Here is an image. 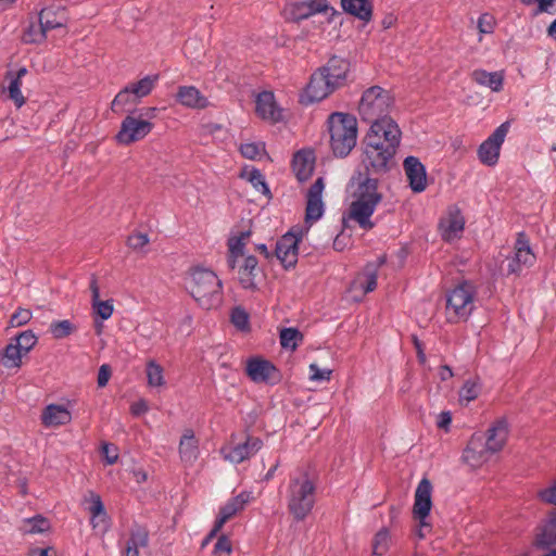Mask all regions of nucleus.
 <instances>
[{"mask_svg":"<svg viewBox=\"0 0 556 556\" xmlns=\"http://www.w3.org/2000/svg\"><path fill=\"white\" fill-rule=\"evenodd\" d=\"M547 35L552 39L556 40V18L551 23V25L547 28Z\"/></svg>","mask_w":556,"mask_h":556,"instance_id":"obj_64","label":"nucleus"},{"mask_svg":"<svg viewBox=\"0 0 556 556\" xmlns=\"http://www.w3.org/2000/svg\"><path fill=\"white\" fill-rule=\"evenodd\" d=\"M149 544V531L146 527L135 523L130 527L129 536L122 548L124 556H140V548Z\"/></svg>","mask_w":556,"mask_h":556,"instance_id":"obj_22","label":"nucleus"},{"mask_svg":"<svg viewBox=\"0 0 556 556\" xmlns=\"http://www.w3.org/2000/svg\"><path fill=\"white\" fill-rule=\"evenodd\" d=\"M263 150H264L263 144L255 143V142L242 143L240 146L241 154L249 160H254L257 156H260L262 154Z\"/></svg>","mask_w":556,"mask_h":556,"instance_id":"obj_51","label":"nucleus"},{"mask_svg":"<svg viewBox=\"0 0 556 556\" xmlns=\"http://www.w3.org/2000/svg\"><path fill=\"white\" fill-rule=\"evenodd\" d=\"M555 2H556V0H539L535 14L543 13V12L549 13L551 8L553 7V4Z\"/></svg>","mask_w":556,"mask_h":556,"instance_id":"obj_60","label":"nucleus"},{"mask_svg":"<svg viewBox=\"0 0 556 556\" xmlns=\"http://www.w3.org/2000/svg\"><path fill=\"white\" fill-rule=\"evenodd\" d=\"M132 473L138 483L144 482L148 479V473L143 469H136Z\"/></svg>","mask_w":556,"mask_h":556,"instance_id":"obj_63","label":"nucleus"},{"mask_svg":"<svg viewBox=\"0 0 556 556\" xmlns=\"http://www.w3.org/2000/svg\"><path fill=\"white\" fill-rule=\"evenodd\" d=\"M21 87L22 81H20L18 78H10L8 86L9 97L17 108H21L25 104V98L21 91Z\"/></svg>","mask_w":556,"mask_h":556,"instance_id":"obj_48","label":"nucleus"},{"mask_svg":"<svg viewBox=\"0 0 556 556\" xmlns=\"http://www.w3.org/2000/svg\"><path fill=\"white\" fill-rule=\"evenodd\" d=\"M176 100L181 105L190 109H204L208 105L207 98L193 86H180L176 94Z\"/></svg>","mask_w":556,"mask_h":556,"instance_id":"obj_29","label":"nucleus"},{"mask_svg":"<svg viewBox=\"0 0 556 556\" xmlns=\"http://www.w3.org/2000/svg\"><path fill=\"white\" fill-rule=\"evenodd\" d=\"M471 78L478 85L490 88L493 92H498L503 89L504 73L503 72H486L485 70H475Z\"/></svg>","mask_w":556,"mask_h":556,"instance_id":"obj_33","label":"nucleus"},{"mask_svg":"<svg viewBox=\"0 0 556 556\" xmlns=\"http://www.w3.org/2000/svg\"><path fill=\"white\" fill-rule=\"evenodd\" d=\"M186 289L204 309L217 308L223 303V283L212 269L192 268L186 281Z\"/></svg>","mask_w":556,"mask_h":556,"instance_id":"obj_4","label":"nucleus"},{"mask_svg":"<svg viewBox=\"0 0 556 556\" xmlns=\"http://www.w3.org/2000/svg\"><path fill=\"white\" fill-rule=\"evenodd\" d=\"M179 457L186 466H192L200 456L199 440L193 430L186 429L179 441Z\"/></svg>","mask_w":556,"mask_h":556,"instance_id":"obj_24","label":"nucleus"},{"mask_svg":"<svg viewBox=\"0 0 556 556\" xmlns=\"http://www.w3.org/2000/svg\"><path fill=\"white\" fill-rule=\"evenodd\" d=\"M372 174L366 172V176L362 174L353 177L351 186L352 202L350 204V218L356 222L363 229H371L374 223L370 217L375 213L378 204L382 200V194L378 190V179L370 177Z\"/></svg>","mask_w":556,"mask_h":556,"instance_id":"obj_3","label":"nucleus"},{"mask_svg":"<svg viewBox=\"0 0 556 556\" xmlns=\"http://www.w3.org/2000/svg\"><path fill=\"white\" fill-rule=\"evenodd\" d=\"M66 24V14L64 9L58 8H45L39 13V28L40 33L38 37L33 38V41H40L47 36V33L62 28Z\"/></svg>","mask_w":556,"mask_h":556,"instance_id":"obj_20","label":"nucleus"},{"mask_svg":"<svg viewBox=\"0 0 556 556\" xmlns=\"http://www.w3.org/2000/svg\"><path fill=\"white\" fill-rule=\"evenodd\" d=\"M288 509L296 521L304 520L316 502V485L307 472L291 475L287 490Z\"/></svg>","mask_w":556,"mask_h":556,"instance_id":"obj_5","label":"nucleus"},{"mask_svg":"<svg viewBox=\"0 0 556 556\" xmlns=\"http://www.w3.org/2000/svg\"><path fill=\"white\" fill-rule=\"evenodd\" d=\"M159 80V75H147L137 83L127 85L139 100L150 94Z\"/></svg>","mask_w":556,"mask_h":556,"instance_id":"obj_40","label":"nucleus"},{"mask_svg":"<svg viewBox=\"0 0 556 556\" xmlns=\"http://www.w3.org/2000/svg\"><path fill=\"white\" fill-rule=\"evenodd\" d=\"M439 375L442 380H447L453 377V371L448 366L444 365L440 367Z\"/></svg>","mask_w":556,"mask_h":556,"instance_id":"obj_62","label":"nucleus"},{"mask_svg":"<svg viewBox=\"0 0 556 556\" xmlns=\"http://www.w3.org/2000/svg\"><path fill=\"white\" fill-rule=\"evenodd\" d=\"M139 101L135 97L128 86L124 87L113 99L111 109L113 112H124L129 105H134Z\"/></svg>","mask_w":556,"mask_h":556,"instance_id":"obj_41","label":"nucleus"},{"mask_svg":"<svg viewBox=\"0 0 556 556\" xmlns=\"http://www.w3.org/2000/svg\"><path fill=\"white\" fill-rule=\"evenodd\" d=\"M301 340L302 334L295 328H283L280 331V344L285 349L295 350Z\"/></svg>","mask_w":556,"mask_h":556,"instance_id":"obj_47","label":"nucleus"},{"mask_svg":"<svg viewBox=\"0 0 556 556\" xmlns=\"http://www.w3.org/2000/svg\"><path fill=\"white\" fill-rule=\"evenodd\" d=\"M111 377V367L108 364L101 365L98 371L97 382L100 388L108 384Z\"/></svg>","mask_w":556,"mask_h":556,"instance_id":"obj_58","label":"nucleus"},{"mask_svg":"<svg viewBox=\"0 0 556 556\" xmlns=\"http://www.w3.org/2000/svg\"><path fill=\"white\" fill-rule=\"evenodd\" d=\"M431 495V482L427 478L421 479L415 491V500L413 506L414 518L419 521V529L416 532L419 539L425 538L424 529L430 528V523L427 521V517L429 516L432 508Z\"/></svg>","mask_w":556,"mask_h":556,"instance_id":"obj_9","label":"nucleus"},{"mask_svg":"<svg viewBox=\"0 0 556 556\" xmlns=\"http://www.w3.org/2000/svg\"><path fill=\"white\" fill-rule=\"evenodd\" d=\"M275 370V366L266 359L251 358L247 363V374L254 382H267Z\"/></svg>","mask_w":556,"mask_h":556,"instance_id":"obj_32","label":"nucleus"},{"mask_svg":"<svg viewBox=\"0 0 556 556\" xmlns=\"http://www.w3.org/2000/svg\"><path fill=\"white\" fill-rule=\"evenodd\" d=\"M328 8L327 0H288L283 8V15L288 21L299 22L317 13L326 12Z\"/></svg>","mask_w":556,"mask_h":556,"instance_id":"obj_13","label":"nucleus"},{"mask_svg":"<svg viewBox=\"0 0 556 556\" xmlns=\"http://www.w3.org/2000/svg\"><path fill=\"white\" fill-rule=\"evenodd\" d=\"M262 447L263 441L260 438L248 435L243 443L220 448V454L225 460L238 465L253 457Z\"/></svg>","mask_w":556,"mask_h":556,"instance_id":"obj_15","label":"nucleus"},{"mask_svg":"<svg viewBox=\"0 0 556 556\" xmlns=\"http://www.w3.org/2000/svg\"><path fill=\"white\" fill-rule=\"evenodd\" d=\"M257 260L253 255H248L241 258V262L237 264L238 279L242 288L247 290H255V276L257 271Z\"/></svg>","mask_w":556,"mask_h":556,"instance_id":"obj_27","label":"nucleus"},{"mask_svg":"<svg viewBox=\"0 0 556 556\" xmlns=\"http://www.w3.org/2000/svg\"><path fill=\"white\" fill-rule=\"evenodd\" d=\"M147 382L150 388L160 389L165 387L166 380L164 377L163 367L154 359H150L146 365Z\"/></svg>","mask_w":556,"mask_h":556,"instance_id":"obj_39","label":"nucleus"},{"mask_svg":"<svg viewBox=\"0 0 556 556\" xmlns=\"http://www.w3.org/2000/svg\"><path fill=\"white\" fill-rule=\"evenodd\" d=\"M325 189V181L323 177H318L315 182L309 187L306 194V210L305 223L311 226L319 220L325 212L323 201V192Z\"/></svg>","mask_w":556,"mask_h":556,"instance_id":"obj_16","label":"nucleus"},{"mask_svg":"<svg viewBox=\"0 0 556 556\" xmlns=\"http://www.w3.org/2000/svg\"><path fill=\"white\" fill-rule=\"evenodd\" d=\"M149 409V406L144 400H139L131 404L130 412L134 416H140L144 413H147Z\"/></svg>","mask_w":556,"mask_h":556,"instance_id":"obj_59","label":"nucleus"},{"mask_svg":"<svg viewBox=\"0 0 556 556\" xmlns=\"http://www.w3.org/2000/svg\"><path fill=\"white\" fill-rule=\"evenodd\" d=\"M481 392V383L478 379L467 380L459 390V401L470 403L476 400Z\"/></svg>","mask_w":556,"mask_h":556,"instance_id":"obj_44","label":"nucleus"},{"mask_svg":"<svg viewBox=\"0 0 556 556\" xmlns=\"http://www.w3.org/2000/svg\"><path fill=\"white\" fill-rule=\"evenodd\" d=\"M342 9L357 18L368 22L372 15V7L369 0H341Z\"/></svg>","mask_w":556,"mask_h":556,"instance_id":"obj_37","label":"nucleus"},{"mask_svg":"<svg viewBox=\"0 0 556 556\" xmlns=\"http://www.w3.org/2000/svg\"><path fill=\"white\" fill-rule=\"evenodd\" d=\"M90 513V522L93 530L99 532H106L109 529V517L105 511L104 505L101 497L98 494H91L90 506L88 508Z\"/></svg>","mask_w":556,"mask_h":556,"instance_id":"obj_30","label":"nucleus"},{"mask_svg":"<svg viewBox=\"0 0 556 556\" xmlns=\"http://www.w3.org/2000/svg\"><path fill=\"white\" fill-rule=\"evenodd\" d=\"M490 454L492 453L486 451L483 437L475 434L463 453V459L471 467H479L488 460Z\"/></svg>","mask_w":556,"mask_h":556,"instance_id":"obj_23","label":"nucleus"},{"mask_svg":"<svg viewBox=\"0 0 556 556\" xmlns=\"http://www.w3.org/2000/svg\"><path fill=\"white\" fill-rule=\"evenodd\" d=\"M495 21L490 14H482L478 20V29L480 34H491L494 30Z\"/></svg>","mask_w":556,"mask_h":556,"instance_id":"obj_55","label":"nucleus"},{"mask_svg":"<svg viewBox=\"0 0 556 556\" xmlns=\"http://www.w3.org/2000/svg\"><path fill=\"white\" fill-rule=\"evenodd\" d=\"M465 229V218L458 208H451L446 217L442 218L439 224V230L445 242L458 240Z\"/></svg>","mask_w":556,"mask_h":556,"instance_id":"obj_19","label":"nucleus"},{"mask_svg":"<svg viewBox=\"0 0 556 556\" xmlns=\"http://www.w3.org/2000/svg\"><path fill=\"white\" fill-rule=\"evenodd\" d=\"M229 255H228V265L230 268L236 269L238 263L241 262V258L247 257L248 255L244 253V242L242 237L232 238L229 240Z\"/></svg>","mask_w":556,"mask_h":556,"instance_id":"obj_43","label":"nucleus"},{"mask_svg":"<svg viewBox=\"0 0 556 556\" xmlns=\"http://www.w3.org/2000/svg\"><path fill=\"white\" fill-rule=\"evenodd\" d=\"M403 169L408 186L414 193H421L427 189V169L418 157L413 155L406 156L403 161Z\"/></svg>","mask_w":556,"mask_h":556,"instance_id":"obj_17","label":"nucleus"},{"mask_svg":"<svg viewBox=\"0 0 556 556\" xmlns=\"http://www.w3.org/2000/svg\"><path fill=\"white\" fill-rule=\"evenodd\" d=\"M542 501L556 505V481L549 486L540 491ZM556 543V507L551 511L547 520L536 534V544L547 547Z\"/></svg>","mask_w":556,"mask_h":556,"instance_id":"obj_12","label":"nucleus"},{"mask_svg":"<svg viewBox=\"0 0 556 556\" xmlns=\"http://www.w3.org/2000/svg\"><path fill=\"white\" fill-rule=\"evenodd\" d=\"M89 288L92 295V308L94 313L104 320L109 319L114 311L113 303L110 300H100V289L97 279L93 276L90 279Z\"/></svg>","mask_w":556,"mask_h":556,"instance_id":"obj_35","label":"nucleus"},{"mask_svg":"<svg viewBox=\"0 0 556 556\" xmlns=\"http://www.w3.org/2000/svg\"><path fill=\"white\" fill-rule=\"evenodd\" d=\"M149 243V237L146 233H134L128 237L127 244L129 248L136 251L142 250Z\"/></svg>","mask_w":556,"mask_h":556,"instance_id":"obj_53","label":"nucleus"},{"mask_svg":"<svg viewBox=\"0 0 556 556\" xmlns=\"http://www.w3.org/2000/svg\"><path fill=\"white\" fill-rule=\"evenodd\" d=\"M74 330L70 320L53 321L50 325V331L55 339H62L70 336Z\"/></svg>","mask_w":556,"mask_h":556,"instance_id":"obj_49","label":"nucleus"},{"mask_svg":"<svg viewBox=\"0 0 556 556\" xmlns=\"http://www.w3.org/2000/svg\"><path fill=\"white\" fill-rule=\"evenodd\" d=\"M349 71L350 63L346 60L338 56L331 58L326 65L312 74L309 83L301 96V102L311 104L321 101L345 84Z\"/></svg>","mask_w":556,"mask_h":556,"instance_id":"obj_2","label":"nucleus"},{"mask_svg":"<svg viewBox=\"0 0 556 556\" xmlns=\"http://www.w3.org/2000/svg\"><path fill=\"white\" fill-rule=\"evenodd\" d=\"M231 551H232V545H231L229 538L226 535H220L218 538L217 542L215 543L214 552L216 554H220V553L230 554Z\"/></svg>","mask_w":556,"mask_h":556,"instance_id":"obj_56","label":"nucleus"},{"mask_svg":"<svg viewBox=\"0 0 556 556\" xmlns=\"http://www.w3.org/2000/svg\"><path fill=\"white\" fill-rule=\"evenodd\" d=\"M330 147L336 156L345 157L356 146L357 121L348 113L334 112L328 117Z\"/></svg>","mask_w":556,"mask_h":556,"instance_id":"obj_6","label":"nucleus"},{"mask_svg":"<svg viewBox=\"0 0 556 556\" xmlns=\"http://www.w3.org/2000/svg\"><path fill=\"white\" fill-rule=\"evenodd\" d=\"M71 419V412L65 406L59 404L47 405L41 414V422L47 428L64 426Z\"/></svg>","mask_w":556,"mask_h":556,"instance_id":"obj_28","label":"nucleus"},{"mask_svg":"<svg viewBox=\"0 0 556 556\" xmlns=\"http://www.w3.org/2000/svg\"><path fill=\"white\" fill-rule=\"evenodd\" d=\"M31 318V313L28 309H18L16 311L10 318L11 327H20L29 321Z\"/></svg>","mask_w":556,"mask_h":556,"instance_id":"obj_54","label":"nucleus"},{"mask_svg":"<svg viewBox=\"0 0 556 556\" xmlns=\"http://www.w3.org/2000/svg\"><path fill=\"white\" fill-rule=\"evenodd\" d=\"M11 340L25 355H27L37 343V337L30 330L22 331Z\"/></svg>","mask_w":556,"mask_h":556,"instance_id":"obj_45","label":"nucleus"},{"mask_svg":"<svg viewBox=\"0 0 556 556\" xmlns=\"http://www.w3.org/2000/svg\"><path fill=\"white\" fill-rule=\"evenodd\" d=\"M377 267L368 264L364 271L357 275L352 283V289L361 290L363 294L372 292L377 287Z\"/></svg>","mask_w":556,"mask_h":556,"instance_id":"obj_34","label":"nucleus"},{"mask_svg":"<svg viewBox=\"0 0 556 556\" xmlns=\"http://www.w3.org/2000/svg\"><path fill=\"white\" fill-rule=\"evenodd\" d=\"M510 123H502L478 148V157L486 166H494L498 162L502 144L509 131Z\"/></svg>","mask_w":556,"mask_h":556,"instance_id":"obj_10","label":"nucleus"},{"mask_svg":"<svg viewBox=\"0 0 556 556\" xmlns=\"http://www.w3.org/2000/svg\"><path fill=\"white\" fill-rule=\"evenodd\" d=\"M315 157L312 151H299L294 154L292 168L300 181L307 180L314 170Z\"/></svg>","mask_w":556,"mask_h":556,"instance_id":"obj_31","label":"nucleus"},{"mask_svg":"<svg viewBox=\"0 0 556 556\" xmlns=\"http://www.w3.org/2000/svg\"><path fill=\"white\" fill-rule=\"evenodd\" d=\"M369 124V130L363 142L362 164L368 174L384 175L394 164L402 132L391 117Z\"/></svg>","mask_w":556,"mask_h":556,"instance_id":"obj_1","label":"nucleus"},{"mask_svg":"<svg viewBox=\"0 0 556 556\" xmlns=\"http://www.w3.org/2000/svg\"><path fill=\"white\" fill-rule=\"evenodd\" d=\"M508 437V424L505 419L496 420L488 430L486 440L484 444L486 445V451L491 453H496L503 448L506 443Z\"/></svg>","mask_w":556,"mask_h":556,"instance_id":"obj_26","label":"nucleus"},{"mask_svg":"<svg viewBox=\"0 0 556 556\" xmlns=\"http://www.w3.org/2000/svg\"><path fill=\"white\" fill-rule=\"evenodd\" d=\"M255 111L261 118L273 123L279 122L281 118V111L276 104L274 93L270 91H263L257 94Z\"/></svg>","mask_w":556,"mask_h":556,"instance_id":"obj_25","label":"nucleus"},{"mask_svg":"<svg viewBox=\"0 0 556 556\" xmlns=\"http://www.w3.org/2000/svg\"><path fill=\"white\" fill-rule=\"evenodd\" d=\"M240 177L250 182L255 191L265 195L267 199L271 198V192L265 180V176L260 169L255 167H244L241 170Z\"/></svg>","mask_w":556,"mask_h":556,"instance_id":"obj_36","label":"nucleus"},{"mask_svg":"<svg viewBox=\"0 0 556 556\" xmlns=\"http://www.w3.org/2000/svg\"><path fill=\"white\" fill-rule=\"evenodd\" d=\"M50 522L47 518L41 515H36L31 518H27L23 521L22 531L27 534H37L48 531Z\"/></svg>","mask_w":556,"mask_h":556,"instance_id":"obj_42","label":"nucleus"},{"mask_svg":"<svg viewBox=\"0 0 556 556\" xmlns=\"http://www.w3.org/2000/svg\"><path fill=\"white\" fill-rule=\"evenodd\" d=\"M141 116L128 115L123 119L119 131L115 137L119 144L128 146L143 139L151 132L153 124Z\"/></svg>","mask_w":556,"mask_h":556,"instance_id":"obj_11","label":"nucleus"},{"mask_svg":"<svg viewBox=\"0 0 556 556\" xmlns=\"http://www.w3.org/2000/svg\"><path fill=\"white\" fill-rule=\"evenodd\" d=\"M102 454L104 455L105 460L109 465H113L114 463H116L118 458L116 448L114 447V445L109 443H104L102 445Z\"/></svg>","mask_w":556,"mask_h":556,"instance_id":"obj_57","label":"nucleus"},{"mask_svg":"<svg viewBox=\"0 0 556 556\" xmlns=\"http://www.w3.org/2000/svg\"><path fill=\"white\" fill-rule=\"evenodd\" d=\"M230 317H231V323L233 324V326L237 329H239L241 331L249 329V315L243 308H241V307L233 308Z\"/></svg>","mask_w":556,"mask_h":556,"instance_id":"obj_50","label":"nucleus"},{"mask_svg":"<svg viewBox=\"0 0 556 556\" xmlns=\"http://www.w3.org/2000/svg\"><path fill=\"white\" fill-rule=\"evenodd\" d=\"M390 546V533L389 530L383 528L378 531L372 542V554L374 556H382L387 553Z\"/></svg>","mask_w":556,"mask_h":556,"instance_id":"obj_46","label":"nucleus"},{"mask_svg":"<svg viewBox=\"0 0 556 556\" xmlns=\"http://www.w3.org/2000/svg\"><path fill=\"white\" fill-rule=\"evenodd\" d=\"M451 422H452V416H451L450 412H442L439 415V419H438L439 428L447 429V427L450 426Z\"/></svg>","mask_w":556,"mask_h":556,"instance_id":"obj_61","label":"nucleus"},{"mask_svg":"<svg viewBox=\"0 0 556 556\" xmlns=\"http://www.w3.org/2000/svg\"><path fill=\"white\" fill-rule=\"evenodd\" d=\"M23 356L25 354L11 340L0 353V363L8 369L20 368Z\"/></svg>","mask_w":556,"mask_h":556,"instance_id":"obj_38","label":"nucleus"},{"mask_svg":"<svg viewBox=\"0 0 556 556\" xmlns=\"http://www.w3.org/2000/svg\"><path fill=\"white\" fill-rule=\"evenodd\" d=\"M535 262V255L525 232H519L515 243V256L508 264L510 274L519 273L522 267H530Z\"/></svg>","mask_w":556,"mask_h":556,"instance_id":"obj_18","label":"nucleus"},{"mask_svg":"<svg viewBox=\"0 0 556 556\" xmlns=\"http://www.w3.org/2000/svg\"><path fill=\"white\" fill-rule=\"evenodd\" d=\"M250 500V494L242 492L237 496L230 498L219 510V515L215 521L214 528L211 530V535L216 533L223 526L237 513L241 511Z\"/></svg>","mask_w":556,"mask_h":556,"instance_id":"obj_21","label":"nucleus"},{"mask_svg":"<svg viewBox=\"0 0 556 556\" xmlns=\"http://www.w3.org/2000/svg\"><path fill=\"white\" fill-rule=\"evenodd\" d=\"M302 230H293L283 235L276 243L275 255L285 268L293 267L298 261L299 243L302 240Z\"/></svg>","mask_w":556,"mask_h":556,"instance_id":"obj_14","label":"nucleus"},{"mask_svg":"<svg viewBox=\"0 0 556 556\" xmlns=\"http://www.w3.org/2000/svg\"><path fill=\"white\" fill-rule=\"evenodd\" d=\"M394 99L391 92L380 86L365 89L358 101L357 112L362 121L371 123L390 117Z\"/></svg>","mask_w":556,"mask_h":556,"instance_id":"obj_7","label":"nucleus"},{"mask_svg":"<svg viewBox=\"0 0 556 556\" xmlns=\"http://www.w3.org/2000/svg\"><path fill=\"white\" fill-rule=\"evenodd\" d=\"M477 289L469 281L455 286L446 294V316L451 323L467 320L476 308Z\"/></svg>","mask_w":556,"mask_h":556,"instance_id":"obj_8","label":"nucleus"},{"mask_svg":"<svg viewBox=\"0 0 556 556\" xmlns=\"http://www.w3.org/2000/svg\"><path fill=\"white\" fill-rule=\"evenodd\" d=\"M332 370L328 368H319L316 364L309 365V379L316 382L329 381Z\"/></svg>","mask_w":556,"mask_h":556,"instance_id":"obj_52","label":"nucleus"}]
</instances>
